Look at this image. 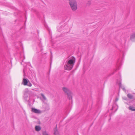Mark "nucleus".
<instances>
[{
  "label": "nucleus",
  "mask_w": 135,
  "mask_h": 135,
  "mask_svg": "<svg viewBox=\"0 0 135 135\" xmlns=\"http://www.w3.org/2000/svg\"><path fill=\"white\" fill-rule=\"evenodd\" d=\"M121 85H122L120 83V84H119L120 88H121Z\"/></svg>",
  "instance_id": "nucleus-20"
},
{
  "label": "nucleus",
  "mask_w": 135,
  "mask_h": 135,
  "mask_svg": "<svg viewBox=\"0 0 135 135\" xmlns=\"http://www.w3.org/2000/svg\"><path fill=\"white\" fill-rule=\"evenodd\" d=\"M91 2L90 1H88L87 2V5H88V6H89L90 5V4H91Z\"/></svg>",
  "instance_id": "nucleus-16"
},
{
  "label": "nucleus",
  "mask_w": 135,
  "mask_h": 135,
  "mask_svg": "<svg viewBox=\"0 0 135 135\" xmlns=\"http://www.w3.org/2000/svg\"><path fill=\"white\" fill-rule=\"evenodd\" d=\"M69 3L73 11H75L77 9V3L76 0H69Z\"/></svg>",
  "instance_id": "nucleus-2"
},
{
  "label": "nucleus",
  "mask_w": 135,
  "mask_h": 135,
  "mask_svg": "<svg viewBox=\"0 0 135 135\" xmlns=\"http://www.w3.org/2000/svg\"><path fill=\"white\" fill-rule=\"evenodd\" d=\"M127 96L128 98H129L130 99H133V96L132 95L130 94H127Z\"/></svg>",
  "instance_id": "nucleus-12"
},
{
  "label": "nucleus",
  "mask_w": 135,
  "mask_h": 135,
  "mask_svg": "<svg viewBox=\"0 0 135 135\" xmlns=\"http://www.w3.org/2000/svg\"><path fill=\"white\" fill-rule=\"evenodd\" d=\"M75 59L73 56L72 57L66 61V64L65 66V69L70 70L73 68L75 62Z\"/></svg>",
  "instance_id": "nucleus-1"
},
{
  "label": "nucleus",
  "mask_w": 135,
  "mask_h": 135,
  "mask_svg": "<svg viewBox=\"0 0 135 135\" xmlns=\"http://www.w3.org/2000/svg\"><path fill=\"white\" fill-rule=\"evenodd\" d=\"M118 100V98H116L115 100V102H117V101Z\"/></svg>",
  "instance_id": "nucleus-18"
},
{
  "label": "nucleus",
  "mask_w": 135,
  "mask_h": 135,
  "mask_svg": "<svg viewBox=\"0 0 135 135\" xmlns=\"http://www.w3.org/2000/svg\"><path fill=\"white\" fill-rule=\"evenodd\" d=\"M29 91L28 89H25V93H28L29 92Z\"/></svg>",
  "instance_id": "nucleus-15"
},
{
  "label": "nucleus",
  "mask_w": 135,
  "mask_h": 135,
  "mask_svg": "<svg viewBox=\"0 0 135 135\" xmlns=\"http://www.w3.org/2000/svg\"><path fill=\"white\" fill-rule=\"evenodd\" d=\"M130 39L132 41H135V33H132L130 36Z\"/></svg>",
  "instance_id": "nucleus-5"
},
{
  "label": "nucleus",
  "mask_w": 135,
  "mask_h": 135,
  "mask_svg": "<svg viewBox=\"0 0 135 135\" xmlns=\"http://www.w3.org/2000/svg\"><path fill=\"white\" fill-rule=\"evenodd\" d=\"M28 80L26 78H23L22 82L23 83V84L25 85H27L28 82Z\"/></svg>",
  "instance_id": "nucleus-6"
},
{
  "label": "nucleus",
  "mask_w": 135,
  "mask_h": 135,
  "mask_svg": "<svg viewBox=\"0 0 135 135\" xmlns=\"http://www.w3.org/2000/svg\"><path fill=\"white\" fill-rule=\"evenodd\" d=\"M27 85L30 87L32 86V85L31 84L29 81V80H28V82Z\"/></svg>",
  "instance_id": "nucleus-13"
},
{
  "label": "nucleus",
  "mask_w": 135,
  "mask_h": 135,
  "mask_svg": "<svg viewBox=\"0 0 135 135\" xmlns=\"http://www.w3.org/2000/svg\"><path fill=\"white\" fill-rule=\"evenodd\" d=\"M37 32H38V33H39V32H38V31H37Z\"/></svg>",
  "instance_id": "nucleus-22"
},
{
  "label": "nucleus",
  "mask_w": 135,
  "mask_h": 135,
  "mask_svg": "<svg viewBox=\"0 0 135 135\" xmlns=\"http://www.w3.org/2000/svg\"><path fill=\"white\" fill-rule=\"evenodd\" d=\"M35 130L37 132L39 131L41 129V128L39 126H36L35 127Z\"/></svg>",
  "instance_id": "nucleus-9"
},
{
  "label": "nucleus",
  "mask_w": 135,
  "mask_h": 135,
  "mask_svg": "<svg viewBox=\"0 0 135 135\" xmlns=\"http://www.w3.org/2000/svg\"><path fill=\"white\" fill-rule=\"evenodd\" d=\"M123 99H124V100H127V98L126 97H123Z\"/></svg>",
  "instance_id": "nucleus-17"
},
{
  "label": "nucleus",
  "mask_w": 135,
  "mask_h": 135,
  "mask_svg": "<svg viewBox=\"0 0 135 135\" xmlns=\"http://www.w3.org/2000/svg\"><path fill=\"white\" fill-rule=\"evenodd\" d=\"M57 125H56V128L54 130V135H59V131L57 129Z\"/></svg>",
  "instance_id": "nucleus-7"
},
{
  "label": "nucleus",
  "mask_w": 135,
  "mask_h": 135,
  "mask_svg": "<svg viewBox=\"0 0 135 135\" xmlns=\"http://www.w3.org/2000/svg\"><path fill=\"white\" fill-rule=\"evenodd\" d=\"M128 108L131 110L135 111V107H134L130 106Z\"/></svg>",
  "instance_id": "nucleus-11"
},
{
  "label": "nucleus",
  "mask_w": 135,
  "mask_h": 135,
  "mask_svg": "<svg viewBox=\"0 0 135 135\" xmlns=\"http://www.w3.org/2000/svg\"><path fill=\"white\" fill-rule=\"evenodd\" d=\"M62 90L68 96V97L69 100L72 99V93L71 91L68 88L66 87H63Z\"/></svg>",
  "instance_id": "nucleus-3"
},
{
  "label": "nucleus",
  "mask_w": 135,
  "mask_h": 135,
  "mask_svg": "<svg viewBox=\"0 0 135 135\" xmlns=\"http://www.w3.org/2000/svg\"><path fill=\"white\" fill-rule=\"evenodd\" d=\"M114 106H113L112 107V110H113V108H114Z\"/></svg>",
  "instance_id": "nucleus-21"
},
{
  "label": "nucleus",
  "mask_w": 135,
  "mask_h": 135,
  "mask_svg": "<svg viewBox=\"0 0 135 135\" xmlns=\"http://www.w3.org/2000/svg\"><path fill=\"white\" fill-rule=\"evenodd\" d=\"M41 95L43 98V99H42V100L44 102L46 101H47V99L43 94L41 93Z\"/></svg>",
  "instance_id": "nucleus-8"
},
{
  "label": "nucleus",
  "mask_w": 135,
  "mask_h": 135,
  "mask_svg": "<svg viewBox=\"0 0 135 135\" xmlns=\"http://www.w3.org/2000/svg\"><path fill=\"white\" fill-rule=\"evenodd\" d=\"M43 135H48L47 133L45 131H44L42 133Z\"/></svg>",
  "instance_id": "nucleus-14"
},
{
  "label": "nucleus",
  "mask_w": 135,
  "mask_h": 135,
  "mask_svg": "<svg viewBox=\"0 0 135 135\" xmlns=\"http://www.w3.org/2000/svg\"><path fill=\"white\" fill-rule=\"evenodd\" d=\"M45 110H49L50 109L49 106V105L47 104H46L45 107H44Z\"/></svg>",
  "instance_id": "nucleus-10"
},
{
  "label": "nucleus",
  "mask_w": 135,
  "mask_h": 135,
  "mask_svg": "<svg viewBox=\"0 0 135 135\" xmlns=\"http://www.w3.org/2000/svg\"><path fill=\"white\" fill-rule=\"evenodd\" d=\"M31 110L33 112L37 114H40L41 113L40 110L33 108H31Z\"/></svg>",
  "instance_id": "nucleus-4"
},
{
  "label": "nucleus",
  "mask_w": 135,
  "mask_h": 135,
  "mask_svg": "<svg viewBox=\"0 0 135 135\" xmlns=\"http://www.w3.org/2000/svg\"><path fill=\"white\" fill-rule=\"evenodd\" d=\"M122 89L124 91H126V89H125V88L124 87H123V88H122Z\"/></svg>",
  "instance_id": "nucleus-19"
}]
</instances>
